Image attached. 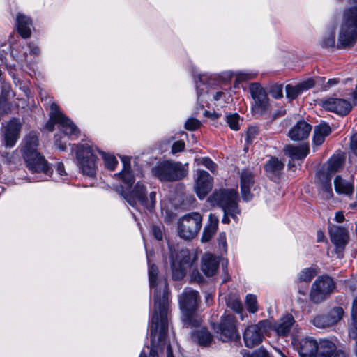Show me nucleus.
<instances>
[{
  "label": "nucleus",
  "mask_w": 357,
  "mask_h": 357,
  "mask_svg": "<svg viewBox=\"0 0 357 357\" xmlns=\"http://www.w3.org/2000/svg\"><path fill=\"white\" fill-rule=\"evenodd\" d=\"M158 269L155 264L149 265V278L151 288L154 291V312L150 326L152 345L165 344L168 329V305L169 292L165 280L157 281Z\"/></svg>",
  "instance_id": "obj_1"
},
{
  "label": "nucleus",
  "mask_w": 357,
  "mask_h": 357,
  "mask_svg": "<svg viewBox=\"0 0 357 357\" xmlns=\"http://www.w3.org/2000/svg\"><path fill=\"white\" fill-rule=\"evenodd\" d=\"M199 302L198 291L192 289H185L178 296L182 320L185 327H197L201 324L202 318L197 313Z\"/></svg>",
  "instance_id": "obj_2"
},
{
  "label": "nucleus",
  "mask_w": 357,
  "mask_h": 357,
  "mask_svg": "<svg viewBox=\"0 0 357 357\" xmlns=\"http://www.w3.org/2000/svg\"><path fill=\"white\" fill-rule=\"evenodd\" d=\"M355 6L344 13L343 24L338 37L337 48L353 46L357 40V0Z\"/></svg>",
  "instance_id": "obj_3"
},
{
  "label": "nucleus",
  "mask_w": 357,
  "mask_h": 357,
  "mask_svg": "<svg viewBox=\"0 0 357 357\" xmlns=\"http://www.w3.org/2000/svg\"><path fill=\"white\" fill-rule=\"evenodd\" d=\"M208 200L213 206L221 208L224 213L229 214L234 220L240 213L238 205V194L235 189H220L215 191L208 197Z\"/></svg>",
  "instance_id": "obj_4"
},
{
  "label": "nucleus",
  "mask_w": 357,
  "mask_h": 357,
  "mask_svg": "<svg viewBox=\"0 0 357 357\" xmlns=\"http://www.w3.org/2000/svg\"><path fill=\"white\" fill-rule=\"evenodd\" d=\"M55 123L59 125L61 130L70 139H76L79 137L80 131L75 124L59 110L56 103L52 102L50 105V121L46 123V128L52 132Z\"/></svg>",
  "instance_id": "obj_5"
},
{
  "label": "nucleus",
  "mask_w": 357,
  "mask_h": 357,
  "mask_svg": "<svg viewBox=\"0 0 357 357\" xmlns=\"http://www.w3.org/2000/svg\"><path fill=\"white\" fill-rule=\"evenodd\" d=\"M72 149L75 151L76 158L82 172L89 176H93L97 168V157L94 149L88 144H74Z\"/></svg>",
  "instance_id": "obj_6"
},
{
  "label": "nucleus",
  "mask_w": 357,
  "mask_h": 357,
  "mask_svg": "<svg viewBox=\"0 0 357 357\" xmlns=\"http://www.w3.org/2000/svg\"><path fill=\"white\" fill-rule=\"evenodd\" d=\"M152 173L162 182H172L185 176L187 170L179 162L165 161L153 167Z\"/></svg>",
  "instance_id": "obj_7"
},
{
  "label": "nucleus",
  "mask_w": 357,
  "mask_h": 357,
  "mask_svg": "<svg viewBox=\"0 0 357 357\" xmlns=\"http://www.w3.org/2000/svg\"><path fill=\"white\" fill-rule=\"evenodd\" d=\"M121 196H122L126 202L132 206L135 207L137 202L148 209H151L155 204L156 194L151 192L149 194V200L146 197V190L145 185L142 183H137L132 191L126 192L123 188L118 190Z\"/></svg>",
  "instance_id": "obj_8"
},
{
  "label": "nucleus",
  "mask_w": 357,
  "mask_h": 357,
  "mask_svg": "<svg viewBox=\"0 0 357 357\" xmlns=\"http://www.w3.org/2000/svg\"><path fill=\"white\" fill-rule=\"evenodd\" d=\"M202 216L199 213H190L183 216L178 222V233L181 238H194L202 227Z\"/></svg>",
  "instance_id": "obj_9"
},
{
  "label": "nucleus",
  "mask_w": 357,
  "mask_h": 357,
  "mask_svg": "<svg viewBox=\"0 0 357 357\" xmlns=\"http://www.w3.org/2000/svg\"><path fill=\"white\" fill-rule=\"evenodd\" d=\"M271 328L272 323L268 319L248 326L243 333L245 345L248 348H252L259 344L264 339V335L268 333Z\"/></svg>",
  "instance_id": "obj_10"
},
{
  "label": "nucleus",
  "mask_w": 357,
  "mask_h": 357,
  "mask_svg": "<svg viewBox=\"0 0 357 357\" xmlns=\"http://www.w3.org/2000/svg\"><path fill=\"white\" fill-rule=\"evenodd\" d=\"M194 260L195 257H192L187 249L180 250L175 256L172 253V278L174 280H181L187 269L192 265Z\"/></svg>",
  "instance_id": "obj_11"
},
{
  "label": "nucleus",
  "mask_w": 357,
  "mask_h": 357,
  "mask_svg": "<svg viewBox=\"0 0 357 357\" xmlns=\"http://www.w3.org/2000/svg\"><path fill=\"white\" fill-rule=\"evenodd\" d=\"M335 288L333 279L328 276L318 278L313 283L310 294V300L314 303L325 301Z\"/></svg>",
  "instance_id": "obj_12"
},
{
  "label": "nucleus",
  "mask_w": 357,
  "mask_h": 357,
  "mask_svg": "<svg viewBox=\"0 0 357 357\" xmlns=\"http://www.w3.org/2000/svg\"><path fill=\"white\" fill-rule=\"evenodd\" d=\"M253 104L252 109L254 114L263 116L269 110V98L266 91L258 83H252L249 87Z\"/></svg>",
  "instance_id": "obj_13"
},
{
  "label": "nucleus",
  "mask_w": 357,
  "mask_h": 357,
  "mask_svg": "<svg viewBox=\"0 0 357 357\" xmlns=\"http://www.w3.org/2000/svg\"><path fill=\"white\" fill-rule=\"evenodd\" d=\"M31 162L24 158L27 168L32 172L41 174V180H46L52 174V169L48 162L40 153L31 156Z\"/></svg>",
  "instance_id": "obj_14"
},
{
  "label": "nucleus",
  "mask_w": 357,
  "mask_h": 357,
  "mask_svg": "<svg viewBox=\"0 0 357 357\" xmlns=\"http://www.w3.org/2000/svg\"><path fill=\"white\" fill-rule=\"evenodd\" d=\"M291 344L300 357H314L317 349V341L312 337H294Z\"/></svg>",
  "instance_id": "obj_15"
},
{
  "label": "nucleus",
  "mask_w": 357,
  "mask_h": 357,
  "mask_svg": "<svg viewBox=\"0 0 357 357\" xmlns=\"http://www.w3.org/2000/svg\"><path fill=\"white\" fill-rule=\"evenodd\" d=\"M344 315V310L340 307L333 308L328 314L316 316L312 324L319 328H327L331 327L340 321Z\"/></svg>",
  "instance_id": "obj_16"
},
{
  "label": "nucleus",
  "mask_w": 357,
  "mask_h": 357,
  "mask_svg": "<svg viewBox=\"0 0 357 357\" xmlns=\"http://www.w3.org/2000/svg\"><path fill=\"white\" fill-rule=\"evenodd\" d=\"M236 322L234 317L231 314L225 315L222 318L216 330L217 333L219 334V338L222 342H228L236 336H238Z\"/></svg>",
  "instance_id": "obj_17"
},
{
  "label": "nucleus",
  "mask_w": 357,
  "mask_h": 357,
  "mask_svg": "<svg viewBox=\"0 0 357 357\" xmlns=\"http://www.w3.org/2000/svg\"><path fill=\"white\" fill-rule=\"evenodd\" d=\"M329 234L331 242L335 246V252L338 258H342L344 247L348 242V234L346 229L331 225L329 227Z\"/></svg>",
  "instance_id": "obj_18"
},
{
  "label": "nucleus",
  "mask_w": 357,
  "mask_h": 357,
  "mask_svg": "<svg viewBox=\"0 0 357 357\" xmlns=\"http://www.w3.org/2000/svg\"><path fill=\"white\" fill-rule=\"evenodd\" d=\"M323 107L341 116L347 115L351 109V102L345 99L329 98L322 102Z\"/></svg>",
  "instance_id": "obj_19"
},
{
  "label": "nucleus",
  "mask_w": 357,
  "mask_h": 357,
  "mask_svg": "<svg viewBox=\"0 0 357 357\" xmlns=\"http://www.w3.org/2000/svg\"><path fill=\"white\" fill-rule=\"evenodd\" d=\"M212 185L213 178L209 173L204 170H198L195 190L199 198L204 199L211 191Z\"/></svg>",
  "instance_id": "obj_20"
},
{
  "label": "nucleus",
  "mask_w": 357,
  "mask_h": 357,
  "mask_svg": "<svg viewBox=\"0 0 357 357\" xmlns=\"http://www.w3.org/2000/svg\"><path fill=\"white\" fill-rule=\"evenodd\" d=\"M38 145V135L35 132H30L23 141L22 147L23 158H27L31 162V156L39 153L37 149Z\"/></svg>",
  "instance_id": "obj_21"
},
{
  "label": "nucleus",
  "mask_w": 357,
  "mask_h": 357,
  "mask_svg": "<svg viewBox=\"0 0 357 357\" xmlns=\"http://www.w3.org/2000/svg\"><path fill=\"white\" fill-rule=\"evenodd\" d=\"M254 176L251 172L243 170L241 174L240 184L242 199L244 201H250L252 198L251 189L254 186Z\"/></svg>",
  "instance_id": "obj_22"
},
{
  "label": "nucleus",
  "mask_w": 357,
  "mask_h": 357,
  "mask_svg": "<svg viewBox=\"0 0 357 357\" xmlns=\"http://www.w3.org/2000/svg\"><path fill=\"white\" fill-rule=\"evenodd\" d=\"M21 123L17 119L10 120L5 130L4 142L6 147H13L19 137Z\"/></svg>",
  "instance_id": "obj_23"
},
{
  "label": "nucleus",
  "mask_w": 357,
  "mask_h": 357,
  "mask_svg": "<svg viewBox=\"0 0 357 357\" xmlns=\"http://www.w3.org/2000/svg\"><path fill=\"white\" fill-rule=\"evenodd\" d=\"M312 130V126L305 121H299L289 131V137L294 141H301L307 139Z\"/></svg>",
  "instance_id": "obj_24"
},
{
  "label": "nucleus",
  "mask_w": 357,
  "mask_h": 357,
  "mask_svg": "<svg viewBox=\"0 0 357 357\" xmlns=\"http://www.w3.org/2000/svg\"><path fill=\"white\" fill-rule=\"evenodd\" d=\"M220 261L218 257L206 253L202 258L201 270L207 277L214 275L218 269Z\"/></svg>",
  "instance_id": "obj_25"
},
{
  "label": "nucleus",
  "mask_w": 357,
  "mask_h": 357,
  "mask_svg": "<svg viewBox=\"0 0 357 357\" xmlns=\"http://www.w3.org/2000/svg\"><path fill=\"white\" fill-rule=\"evenodd\" d=\"M294 323V319L293 316L288 314L281 317L273 326L272 325V328H273V330L276 332L278 336L287 337L289 335Z\"/></svg>",
  "instance_id": "obj_26"
},
{
  "label": "nucleus",
  "mask_w": 357,
  "mask_h": 357,
  "mask_svg": "<svg viewBox=\"0 0 357 357\" xmlns=\"http://www.w3.org/2000/svg\"><path fill=\"white\" fill-rule=\"evenodd\" d=\"M284 151L292 160H303L310 153V147L307 144L297 146L289 144L284 147Z\"/></svg>",
  "instance_id": "obj_27"
},
{
  "label": "nucleus",
  "mask_w": 357,
  "mask_h": 357,
  "mask_svg": "<svg viewBox=\"0 0 357 357\" xmlns=\"http://www.w3.org/2000/svg\"><path fill=\"white\" fill-rule=\"evenodd\" d=\"M337 349L336 344L327 339L317 342V349L314 357H331Z\"/></svg>",
  "instance_id": "obj_28"
},
{
  "label": "nucleus",
  "mask_w": 357,
  "mask_h": 357,
  "mask_svg": "<svg viewBox=\"0 0 357 357\" xmlns=\"http://www.w3.org/2000/svg\"><path fill=\"white\" fill-rule=\"evenodd\" d=\"M16 25L17 31L22 38H27L30 37L32 21L29 17L20 13L18 14L16 17Z\"/></svg>",
  "instance_id": "obj_29"
},
{
  "label": "nucleus",
  "mask_w": 357,
  "mask_h": 357,
  "mask_svg": "<svg viewBox=\"0 0 357 357\" xmlns=\"http://www.w3.org/2000/svg\"><path fill=\"white\" fill-rule=\"evenodd\" d=\"M333 176V174L326 169L319 171L317 173L319 185L321 190L326 193V198H330L333 196L331 188V178Z\"/></svg>",
  "instance_id": "obj_30"
},
{
  "label": "nucleus",
  "mask_w": 357,
  "mask_h": 357,
  "mask_svg": "<svg viewBox=\"0 0 357 357\" xmlns=\"http://www.w3.org/2000/svg\"><path fill=\"white\" fill-rule=\"evenodd\" d=\"M331 132V127L326 123H320L314 127L313 143L316 146L321 145L325 138Z\"/></svg>",
  "instance_id": "obj_31"
},
{
  "label": "nucleus",
  "mask_w": 357,
  "mask_h": 357,
  "mask_svg": "<svg viewBox=\"0 0 357 357\" xmlns=\"http://www.w3.org/2000/svg\"><path fill=\"white\" fill-rule=\"evenodd\" d=\"M191 339L194 342L202 347L209 346L213 340V336L205 328L195 331L191 334Z\"/></svg>",
  "instance_id": "obj_32"
},
{
  "label": "nucleus",
  "mask_w": 357,
  "mask_h": 357,
  "mask_svg": "<svg viewBox=\"0 0 357 357\" xmlns=\"http://www.w3.org/2000/svg\"><path fill=\"white\" fill-rule=\"evenodd\" d=\"M123 168L121 172L116 174L123 182L125 185L130 187L135 182V177L131 172L129 161H126V158L122 159Z\"/></svg>",
  "instance_id": "obj_33"
},
{
  "label": "nucleus",
  "mask_w": 357,
  "mask_h": 357,
  "mask_svg": "<svg viewBox=\"0 0 357 357\" xmlns=\"http://www.w3.org/2000/svg\"><path fill=\"white\" fill-rule=\"evenodd\" d=\"M334 185L335 191L337 193L349 195H351L354 192L353 183L342 179L339 176H336V178H335Z\"/></svg>",
  "instance_id": "obj_34"
},
{
  "label": "nucleus",
  "mask_w": 357,
  "mask_h": 357,
  "mask_svg": "<svg viewBox=\"0 0 357 357\" xmlns=\"http://www.w3.org/2000/svg\"><path fill=\"white\" fill-rule=\"evenodd\" d=\"M284 168V164L275 157H272L264 166L269 175H276Z\"/></svg>",
  "instance_id": "obj_35"
},
{
  "label": "nucleus",
  "mask_w": 357,
  "mask_h": 357,
  "mask_svg": "<svg viewBox=\"0 0 357 357\" xmlns=\"http://www.w3.org/2000/svg\"><path fill=\"white\" fill-rule=\"evenodd\" d=\"M343 165V160L339 155L332 156L328 162V166L326 170L331 174H334L337 172Z\"/></svg>",
  "instance_id": "obj_36"
},
{
  "label": "nucleus",
  "mask_w": 357,
  "mask_h": 357,
  "mask_svg": "<svg viewBox=\"0 0 357 357\" xmlns=\"http://www.w3.org/2000/svg\"><path fill=\"white\" fill-rule=\"evenodd\" d=\"M96 150L101 154L105 167L109 170H114L118 164V161L115 156L107 154L103 151H100L97 149Z\"/></svg>",
  "instance_id": "obj_37"
},
{
  "label": "nucleus",
  "mask_w": 357,
  "mask_h": 357,
  "mask_svg": "<svg viewBox=\"0 0 357 357\" xmlns=\"http://www.w3.org/2000/svg\"><path fill=\"white\" fill-rule=\"evenodd\" d=\"M226 121L229 128L233 130L240 129V116L237 113L229 114L226 116Z\"/></svg>",
  "instance_id": "obj_38"
},
{
  "label": "nucleus",
  "mask_w": 357,
  "mask_h": 357,
  "mask_svg": "<svg viewBox=\"0 0 357 357\" xmlns=\"http://www.w3.org/2000/svg\"><path fill=\"white\" fill-rule=\"evenodd\" d=\"M285 89L286 96L291 100L296 99L300 94L302 93L298 84L296 85L287 84L285 87Z\"/></svg>",
  "instance_id": "obj_39"
},
{
  "label": "nucleus",
  "mask_w": 357,
  "mask_h": 357,
  "mask_svg": "<svg viewBox=\"0 0 357 357\" xmlns=\"http://www.w3.org/2000/svg\"><path fill=\"white\" fill-rule=\"evenodd\" d=\"M317 272L312 268H306L301 271L299 274V280L301 282H310L316 275Z\"/></svg>",
  "instance_id": "obj_40"
},
{
  "label": "nucleus",
  "mask_w": 357,
  "mask_h": 357,
  "mask_svg": "<svg viewBox=\"0 0 357 357\" xmlns=\"http://www.w3.org/2000/svg\"><path fill=\"white\" fill-rule=\"evenodd\" d=\"M335 33L333 30H331L326 33L321 41L323 47H333L335 44Z\"/></svg>",
  "instance_id": "obj_41"
},
{
  "label": "nucleus",
  "mask_w": 357,
  "mask_h": 357,
  "mask_svg": "<svg viewBox=\"0 0 357 357\" xmlns=\"http://www.w3.org/2000/svg\"><path fill=\"white\" fill-rule=\"evenodd\" d=\"M245 303L248 310L250 313H255L257 311V298L255 295L248 294L245 298Z\"/></svg>",
  "instance_id": "obj_42"
},
{
  "label": "nucleus",
  "mask_w": 357,
  "mask_h": 357,
  "mask_svg": "<svg viewBox=\"0 0 357 357\" xmlns=\"http://www.w3.org/2000/svg\"><path fill=\"white\" fill-rule=\"evenodd\" d=\"M227 305L229 307H230L233 311L238 314H241V319H243V305L240 300L238 299H233V300H229L227 302Z\"/></svg>",
  "instance_id": "obj_43"
},
{
  "label": "nucleus",
  "mask_w": 357,
  "mask_h": 357,
  "mask_svg": "<svg viewBox=\"0 0 357 357\" xmlns=\"http://www.w3.org/2000/svg\"><path fill=\"white\" fill-rule=\"evenodd\" d=\"M217 229L213 228L209 226H206L203 234L202 236V242H208L210 241V239L212 238V236L215 234L216 232Z\"/></svg>",
  "instance_id": "obj_44"
},
{
  "label": "nucleus",
  "mask_w": 357,
  "mask_h": 357,
  "mask_svg": "<svg viewBox=\"0 0 357 357\" xmlns=\"http://www.w3.org/2000/svg\"><path fill=\"white\" fill-rule=\"evenodd\" d=\"M243 357H271L270 354L264 348H259L251 354H245Z\"/></svg>",
  "instance_id": "obj_45"
},
{
  "label": "nucleus",
  "mask_w": 357,
  "mask_h": 357,
  "mask_svg": "<svg viewBox=\"0 0 357 357\" xmlns=\"http://www.w3.org/2000/svg\"><path fill=\"white\" fill-rule=\"evenodd\" d=\"M200 126L201 122L195 118L188 119L185 123V129L191 131L197 130Z\"/></svg>",
  "instance_id": "obj_46"
},
{
  "label": "nucleus",
  "mask_w": 357,
  "mask_h": 357,
  "mask_svg": "<svg viewBox=\"0 0 357 357\" xmlns=\"http://www.w3.org/2000/svg\"><path fill=\"white\" fill-rule=\"evenodd\" d=\"M259 132V129L256 126H250L248 128L247 135H246V141L248 143H251L252 140L255 139L256 135H257Z\"/></svg>",
  "instance_id": "obj_47"
},
{
  "label": "nucleus",
  "mask_w": 357,
  "mask_h": 357,
  "mask_svg": "<svg viewBox=\"0 0 357 357\" xmlns=\"http://www.w3.org/2000/svg\"><path fill=\"white\" fill-rule=\"evenodd\" d=\"M1 156L3 159V162L7 164L14 163L17 158V154L15 152H2Z\"/></svg>",
  "instance_id": "obj_48"
},
{
  "label": "nucleus",
  "mask_w": 357,
  "mask_h": 357,
  "mask_svg": "<svg viewBox=\"0 0 357 357\" xmlns=\"http://www.w3.org/2000/svg\"><path fill=\"white\" fill-rule=\"evenodd\" d=\"M349 335L352 339L357 338V319H351L349 324Z\"/></svg>",
  "instance_id": "obj_49"
},
{
  "label": "nucleus",
  "mask_w": 357,
  "mask_h": 357,
  "mask_svg": "<svg viewBox=\"0 0 357 357\" xmlns=\"http://www.w3.org/2000/svg\"><path fill=\"white\" fill-rule=\"evenodd\" d=\"M238 81H246L254 79L257 73H238L236 75Z\"/></svg>",
  "instance_id": "obj_50"
},
{
  "label": "nucleus",
  "mask_w": 357,
  "mask_h": 357,
  "mask_svg": "<svg viewBox=\"0 0 357 357\" xmlns=\"http://www.w3.org/2000/svg\"><path fill=\"white\" fill-rule=\"evenodd\" d=\"M202 164L212 172H214L216 169V164L209 158L205 157L202 158Z\"/></svg>",
  "instance_id": "obj_51"
},
{
  "label": "nucleus",
  "mask_w": 357,
  "mask_h": 357,
  "mask_svg": "<svg viewBox=\"0 0 357 357\" xmlns=\"http://www.w3.org/2000/svg\"><path fill=\"white\" fill-rule=\"evenodd\" d=\"M185 149V143L183 141L179 140L177 142H175L172 147V153L173 154L181 152Z\"/></svg>",
  "instance_id": "obj_52"
},
{
  "label": "nucleus",
  "mask_w": 357,
  "mask_h": 357,
  "mask_svg": "<svg viewBox=\"0 0 357 357\" xmlns=\"http://www.w3.org/2000/svg\"><path fill=\"white\" fill-rule=\"evenodd\" d=\"M271 94L272 97L276 99L282 98L283 96L282 86L281 85L273 86L271 90Z\"/></svg>",
  "instance_id": "obj_53"
},
{
  "label": "nucleus",
  "mask_w": 357,
  "mask_h": 357,
  "mask_svg": "<svg viewBox=\"0 0 357 357\" xmlns=\"http://www.w3.org/2000/svg\"><path fill=\"white\" fill-rule=\"evenodd\" d=\"M314 84L315 82L312 79H308L307 80L298 84L302 93L305 91L312 89Z\"/></svg>",
  "instance_id": "obj_54"
},
{
  "label": "nucleus",
  "mask_w": 357,
  "mask_h": 357,
  "mask_svg": "<svg viewBox=\"0 0 357 357\" xmlns=\"http://www.w3.org/2000/svg\"><path fill=\"white\" fill-rule=\"evenodd\" d=\"M152 232L154 236V237L158 240L160 241L162 239L163 237V233L162 231V229L158 226H153L152 227Z\"/></svg>",
  "instance_id": "obj_55"
},
{
  "label": "nucleus",
  "mask_w": 357,
  "mask_h": 357,
  "mask_svg": "<svg viewBox=\"0 0 357 357\" xmlns=\"http://www.w3.org/2000/svg\"><path fill=\"white\" fill-rule=\"evenodd\" d=\"M56 173L60 176L61 180H65L66 176V172L64 169V165L61 162H58L56 165Z\"/></svg>",
  "instance_id": "obj_56"
},
{
  "label": "nucleus",
  "mask_w": 357,
  "mask_h": 357,
  "mask_svg": "<svg viewBox=\"0 0 357 357\" xmlns=\"http://www.w3.org/2000/svg\"><path fill=\"white\" fill-rule=\"evenodd\" d=\"M28 47L29 49V53L31 54L37 56L40 52V50L39 47L33 43H29L28 44Z\"/></svg>",
  "instance_id": "obj_57"
},
{
  "label": "nucleus",
  "mask_w": 357,
  "mask_h": 357,
  "mask_svg": "<svg viewBox=\"0 0 357 357\" xmlns=\"http://www.w3.org/2000/svg\"><path fill=\"white\" fill-rule=\"evenodd\" d=\"M55 144L56 146L61 150L65 151L66 149V142H63L61 140V137L58 135H55Z\"/></svg>",
  "instance_id": "obj_58"
},
{
  "label": "nucleus",
  "mask_w": 357,
  "mask_h": 357,
  "mask_svg": "<svg viewBox=\"0 0 357 357\" xmlns=\"http://www.w3.org/2000/svg\"><path fill=\"white\" fill-rule=\"evenodd\" d=\"M218 218L213 214L209 215V224L208 226L211 227L215 229H218Z\"/></svg>",
  "instance_id": "obj_59"
},
{
  "label": "nucleus",
  "mask_w": 357,
  "mask_h": 357,
  "mask_svg": "<svg viewBox=\"0 0 357 357\" xmlns=\"http://www.w3.org/2000/svg\"><path fill=\"white\" fill-rule=\"evenodd\" d=\"M351 319H357V299H354L352 303Z\"/></svg>",
  "instance_id": "obj_60"
},
{
  "label": "nucleus",
  "mask_w": 357,
  "mask_h": 357,
  "mask_svg": "<svg viewBox=\"0 0 357 357\" xmlns=\"http://www.w3.org/2000/svg\"><path fill=\"white\" fill-rule=\"evenodd\" d=\"M351 149L357 155V133L354 134L351 139Z\"/></svg>",
  "instance_id": "obj_61"
},
{
  "label": "nucleus",
  "mask_w": 357,
  "mask_h": 357,
  "mask_svg": "<svg viewBox=\"0 0 357 357\" xmlns=\"http://www.w3.org/2000/svg\"><path fill=\"white\" fill-rule=\"evenodd\" d=\"M285 114H286V110H285L284 107H280L277 110V112H273L272 117L273 119H275L277 118H280V117L284 116Z\"/></svg>",
  "instance_id": "obj_62"
},
{
  "label": "nucleus",
  "mask_w": 357,
  "mask_h": 357,
  "mask_svg": "<svg viewBox=\"0 0 357 357\" xmlns=\"http://www.w3.org/2000/svg\"><path fill=\"white\" fill-rule=\"evenodd\" d=\"M340 82V79L337 78H332L329 79L326 84L324 85V89L326 90L328 89L330 87L337 84Z\"/></svg>",
  "instance_id": "obj_63"
},
{
  "label": "nucleus",
  "mask_w": 357,
  "mask_h": 357,
  "mask_svg": "<svg viewBox=\"0 0 357 357\" xmlns=\"http://www.w3.org/2000/svg\"><path fill=\"white\" fill-rule=\"evenodd\" d=\"M139 357H158L157 351L151 347L149 350V356H146L145 351H142L139 356Z\"/></svg>",
  "instance_id": "obj_64"
}]
</instances>
